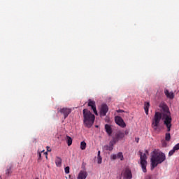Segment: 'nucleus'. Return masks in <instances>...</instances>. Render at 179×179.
<instances>
[{
	"instance_id": "nucleus-6",
	"label": "nucleus",
	"mask_w": 179,
	"mask_h": 179,
	"mask_svg": "<svg viewBox=\"0 0 179 179\" xmlns=\"http://www.w3.org/2000/svg\"><path fill=\"white\" fill-rule=\"evenodd\" d=\"M57 113H60L62 115H64V120L68 118V115L72 113V109L69 108H61L57 109Z\"/></svg>"
},
{
	"instance_id": "nucleus-34",
	"label": "nucleus",
	"mask_w": 179,
	"mask_h": 179,
	"mask_svg": "<svg viewBox=\"0 0 179 179\" xmlns=\"http://www.w3.org/2000/svg\"><path fill=\"white\" fill-rule=\"evenodd\" d=\"M136 142L138 143V142H139V138H136Z\"/></svg>"
},
{
	"instance_id": "nucleus-18",
	"label": "nucleus",
	"mask_w": 179,
	"mask_h": 179,
	"mask_svg": "<svg viewBox=\"0 0 179 179\" xmlns=\"http://www.w3.org/2000/svg\"><path fill=\"white\" fill-rule=\"evenodd\" d=\"M149 107H150V103L149 102H145L144 110L147 115L149 114Z\"/></svg>"
},
{
	"instance_id": "nucleus-7",
	"label": "nucleus",
	"mask_w": 179,
	"mask_h": 179,
	"mask_svg": "<svg viewBox=\"0 0 179 179\" xmlns=\"http://www.w3.org/2000/svg\"><path fill=\"white\" fill-rule=\"evenodd\" d=\"M107 113H108V106H107V104L103 103L101 106V109H100L101 117H106V115H107Z\"/></svg>"
},
{
	"instance_id": "nucleus-35",
	"label": "nucleus",
	"mask_w": 179,
	"mask_h": 179,
	"mask_svg": "<svg viewBox=\"0 0 179 179\" xmlns=\"http://www.w3.org/2000/svg\"><path fill=\"white\" fill-rule=\"evenodd\" d=\"M45 155H46V159H48V157L47 156V155H48V154L47 152H45Z\"/></svg>"
},
{
	"instance_id": "nucleus-12",
	"label": "nucleus",
	"mask_w": 179,
	"mask_h": 179,
	"mask_svg": "<svg viewBox=\"0 0 179 179\" xmlns=\"http://www.w3.org/2000/svg\"><path fill=\"white\" fill-rule=\"evenodd\" d=\"M115 142H114L113 140L109 142V145H104L105 150H108L109 152H113V150L114 149V145H115Z\"/></svg>"
},
{
	"instance_id": "nucleus-21",
	"label": "nucleus",
	"mask_w": 179,
	"mask_h": 179,
	"mask_svg": "<svg viewBox=\"0 0 179 179\" xmlns=\"http://www.w3.org/2000/svg\"><path fill=\"white\" fill-rule=\"evenodd\" d=\"M66 139L68 146H71V145H72V138L69 136H66Z\"/></svg>"
},
{
	"instance_id": "nucleus-27",
	"label": "nucleus",
	"mask_w": 179,
	"mask_h": 179,
	"mask_svg": "<svg viewBox=\"0 0 179 179\" xmlns=\"http://www.w3.org/2000/svg\"><path fill=\"white\" fill-rule=\"evenodd\" d=\"M128 134H129V130H125L124 135H128Z\"/></svg>"
},
{
	"instance_id": "nucleus-15",
	"label": "nucleus",
	"mask_w": 179,
	"mask_h": 179,
	"mask_svg": "<svg viewBox=\"0 0 179 179\" xmlns=\"http://www.w3.org/2000/svg\"><path fill=\"white\" fill-rule=\"evenodd\" d=\"M164 94L166 96L167 99H171V100H173V99H174V93L169 92V90H165Z\"/></svg>"
},
{
	"instance_id": "nucleus-3",
	"label": "nucleus",
	"mask_w": 179,
	"mask_h": 179,
	"mask_svg": "<svg viewBox=\"0 0 179 179\" xmlns=\"http://www.w3.org/2000/svg\"><path fill=\"white\" fill-rule=\"evenodd\" d=\"M162 110L164 111L163 114V120H164V124L166 125L167 128V131L170 132L171 130V115H170V110H169V107H167L166 105L162 106Z\"/></svg>"
},
{
	"instance_id": "nucleus-25",
	"label": "nucleus",
	"mask_w": 179,
	"mask_h": 179,
	"mask_svg": "<svg viewBox=\"0 0 179 179\" xmlns=\"http://www.w3.org/2000/svg\"><path fill=\"white\" fill-rule=\"evenodd\" d=\"M69 170H70L69 166H66V167L64 169V171H65L66 174H69Z\"/></svg>"
},
{
	"instance_id": "nucleus-9",
	"label": "nucleus",
	"mask_w": 179,
	"mask_h": 179,
	"mask_svg": "<svg viewBox=\"0 0 179 179\" xmlns=\"http://www.w3.org/2000/svg\"><path fill=\"white\" fill-rule=\"evenodd\" d=\"M124 136V133H123L122 131H118L115 134V137L113 138L112 141L117 143V142H118L120 139H123Z\"/></svg>"
},
{
	"instance_id": "nucleus-24",
	"label": "nucleus",
	"mask_w": 179,
	"mask_h": 179,
	"mask_svg": "<svg viewBox=\"0 0 179 179\" xmlns=\"http://www.w3.org/2000/svg\"><path fill=\"white\" fill-rule=\"evenodd\" d=\"M110 159H112V160H117V155H115V154H113V155H110Z\"/></svg>"
},
{
	"instance_id": "nucleus-20",
	"label": "nucleus",
	"mask_w": 179,
	"mask_h": 179,
	"mask_svg": "<svg viewBox=\"0 0 179 179\" xmlns=\"http://www.w3.org/2000/svg\"><path fill=\"white\" fill-rule=\"evenodd\" d=\"M117 158L120 159L121 161L124 160V155H122V152H120L117 155Z\"/></svg>"
},
{
	"instance_id": "nucleus-30",
	"label": "nucleus",
	"mask_w": 179,
	"mask_h": 179,
	"mask_svg": "<svg viewBox=\"0 0 179 179\" xmlns=\"http://www.w3.org/2000/svg\"><path fill=\"white\" fill-rule=\"evenodd\" d=\"M38 157H39V159H41V152H38Z\"/></svg>"
},
{
	"instance_id": "nucleus-28",
	"label": "nucleus",
	"mask_w": 179,
	"mask_h": 179,
	"mask_svg": "<svg viewBox=\"0 0 179 179\" xmlns=\"http://www.w3.org/2000/svg\"><path fill=\"white\" fill-rule=\"evenodd\" d=\"M46 148L48 152H51V148H50V147L47 146Z\"/></svg>"
},
{
	"instance_id": "nucleus-31",
	"label": "nucleus",
	"mask_w": 179,
	"mask_h": 179,
	"mask_svg": "<svg viewBox=\"0 0 179 179\" xmlns=\"http://www.w3.org/2000/svg\"><path fill=\"white\" fill-rule=\"evenodd\" d=\"M145 179H152V178L150 176H147Z\"/></svg>"
},
{
	"instance_id": "nucleus-23",
	"label": "nucleus",
	"mask_w": 179,
	"mask_h": 179,
	"mask_svg": "<svg viewBox=\"0 0 179 179\" xmlns=\"http://www.w3.org/2000/svg\"><path fill=\"white\" fill-rule=\"evenodd\" d=\"M171 139V136L170 135V133H166L165 135V141H170Z\"/></svg>"
},
{
	"instance_id": "nucleus-2",
	"label": "nucleus",
	"mask_w": 179,
	"mask_h": 179,
	"mask_svg": "<svg viewBox=\"0 0 179 179\" xmlns=\"http://www.w3.org/2000/svg\"><path fill=\"white\" fill-rule=\"evenodd\" d=\"M83 114L85 127L87 128H92V127H93V124H94V120H96V117L92 113V112H90V110L87 109H83Z\"/></svg>"
},
{
	"instance_id": "nucleus-14",
	"label": "nucleus",
	"mask_w": 179,
	"mask_h": 179,
	"mask_svg": "<svg viewBox=\"0 0 179 179\" xmlns=\"http://www.w3.org/2000/svg\"><path fill=\"white\" fill-rule=\"evenodd\" d=\"M106 132L108 134L109 136H111L113 134V129L110 124H105Z\"/></svg>"
},
{
	"instance_id": "nucleus-26",
	"label": "nucleus",
	"mask_w": 179,
	"mask_h": 179,
	"mask_svg": "<svg viewBox=\"0 0 179 179\" xmlns=\"http://www.w3.org/2000/svg\"><path fill=\"white\" fill-rule=\"evenodd\" d=\"M102 158L101 157H98V164H101Z\"/></svg>"
},
{
	"instance_id": "nucleus-10",
	"label": "nucleus",
	"mask_w": 179,
	"mask_h": 179,
	"mask_svg": "<svg viewBox=\"0 0 179 179\" xmlns=\"http://www.w3.org/2000/svg\"><path fill=\"white\" fill-rule=\"evenodd\" d=\"M88 106L91 107V108H92V110H93L95 115H99V113H97V109L96 108V102L94 101H92L91 99H89Z\"/></svg>"
},
{
	"instance_id": "nucleus-29",
	"label": "nucleus",
	"mask_w": 179,
	"mask_h": 179,
	"mask_svg": "<svg viewBox=\"0 0 179 179\" xmlns=\"http://www.w3.org/2000/svg\"><path fill=\"white\" fill-rule=\"evenodd\" d=\"M162 146H167V143H166V142H164V143H162Z\"/></svg>"
},
{
	"instance_id": "nucleus-5",
	"label": "nucleus",
	"mask_w": 179,
	"mask_h": 179,
	"mask_svg": "<svg viewBox=\"0 0 179 179\" xmlns=\"http://www.w3.org/2000/svg\"><path fill=\"white\" fill-rule=\"evenodd\" d=\"M140 153V160H141V166L143 170V173H146L148 170L146 169V166H148V157L146 156V154H143L142 152H139Z\"/></svg>"
},
{
	"instance_id": "nucleus-16",
	"label": "nucleus",
	"mask_w": 179,
	"mask_h": 179,
	"mask_svg": "<svg viewBox=\"0 0 179 179\" xmlns=\"http://www.w3.org/2000/svg\"><path fill=\"white\" fill-rule=\"evenodd\" d=\"M179 150V143L176 144L173 148L169 151V156H173V155H174V153H176V151Z\"/></svg>"
},
{
	"instance_id": "nucleus-19",
	"label": "nucleus",
	"mask_w": 179,
	"mask_h": 179,
	"mask_svg": "<svg viewBox=\"0 0 179 179\" xmlns=\"http://www.w3.org/2000/svg\"><path fill=\"white\" fill-rule=\"evenodd\" d=\"M11 174H12V168L9 167L6 170V176H7V177H10Z\"/></svg>"
},
{
	"instance_id": "nucleus-17",
	"label": "nucleus",
	"mask_w": 179,
	"mask_h": 179,
	"mask_svg": "<svg viewBox=\"0 0 179 179\" xmlns=\"http://www.w3.org/2000/svg\"><path fill=\"white\" fill-rule=\"evenodd\" d=\"M55 163L57 167H61V166L62 164V159H61V157H56Z\"/></svg>"
},
{
	"instance_id": "nucleus-11",
	"label": "nucleus",
	"mask_w": 179,
	"mask_h": 179,
	"mask_svg": "<svg viewBox=\"0 0 179 179\" xmlns=\"http://www.w3.org/2000/svg\"><path fill=\"white\" fill-rule=\"evenodd\" d=\"M87 176L88 174L87 171H86V169L81 170L78 173L77 179H86L87 178Z\"/></svg>"
},
{
	"instance_id": "nucleus-13",
	"label": "nucleus",
	"mask_w": 179,
	"mask_h": 179,
	"mask_svg": "<svg viewBox=\"0 0 179 179\" xmlns=\"http://www.w3.org/2000/svg\"><path fill=\"white\" fill-rule=\"evenodd\" d=\"M124 176V178L126 179H132V171H131V169H129V168H127L125 169Z\"/></svg>"
},
{
	"instance_id": "nucleus-36",
	"label": "nucleus",
	"mask_w": 179,
	"mask_h": 179,
	"mask_svg": "<svg viewBox=\"0 0 179 179\" xmlns=\"http://www.w3.org/2000/svg\"><path fill=\"white\" fill-rule=\"evenodd\" d=\"M145 153H149V152H148V150L145 151Z\"/></svg>"
},
{
	"instance_id": "nucleus-4",
	"label": "nucleus",
	"mask_w": 179,
	"mask_h": 179,
	"mask_svg": "<svg viewBox=\"0 0 179 179\" xmlns=\"http://www.w3.org/2000/svg\"><path fill=\"white\" fill-rule=\"evenodd\" d=\"M163 115L160 112H156L152 120V127L154 131H157V128H159V125H160V121H162V118Z\"/></svg>"
},
{
	"instance_id": "nucleus-22",
	"label": "nucleus",
	"mask_w": 179,
	"mask_h": 179,
	"mask_svg": "<svg viewBox=\"0 0 179 179\" xmlns=\"http://www.w3.org/2000/svg\"><path fill=\"white\" fill-rule=\"evenodd\" d=\"M80 149L81 150H85L86 149V142L82 141L80 143Z\"/></svg>"
},
{
	"instance_id": "nucleus-8",
	"label": "nucleus",
	"mask_w": 179,
	"mask_h": 179,
	"mask_svg": "<svg viewBox=\"0 0 179 179\" xmlns=\"http://www.w3.org/2000/svg\"><path fill=\"white\" fill-rule=\"evenodd\" d=\"M115 121L116 124L119 125V127H121L122 128H125V127H127L125 122H124V120L122 119V117L120 116H116L115 117Z\"/></svg>"
},
{
	"instance_id": "nucleus-32",
	"label": "nucleus",
	"mask_w": 179,
	"mask_h": 179,
	"mask_svg": "<svg viewBox=\"0 0 179 179\" xmlns=\"http://www.w3.org/2000/svg\"><path fill=\"white\" fill-rule=\"evenodd\" d=\"M101 157L100 156V151H98V157Z\"/></svg>"
},
{
	"instance_id": "nucleus-1",
	"label": "nucleus",
	"mask_w": 179,
	"mask_h": 179,
	"mask_svg": "<svg viewBox=\"0 0 179 179\" xmlns=\"http://www.w3.org/2000/svg\"><path fill=\"white\" fill-rule=\"evenodd\" d=\"M166 160V155L163 152H157L156 150L152 152L151 155V170H154L157 167L158 164H162Z\"/></svg>"
},
{
	"instance_id": "nucleus-33",
	"label": "nucleus",
	"mask_w": 179,
	"mask_h": 179,
	"mask_svg": "<svg viewBox=\"0 0 179 179\" xmlns=\"http://www.w3.org/2000/svg\"><path fill=\"white\" fill-rule=\"evenodd\" d=\"M117 113H122V110H117Z\"/></svg>"
}]
</instances>
